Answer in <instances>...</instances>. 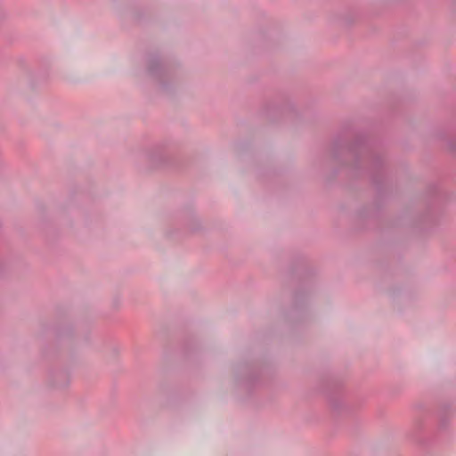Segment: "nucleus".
I'll return each mask as SVG.
<instances>
[{
  "label": "nucleus",
  "mask_w": 456,
  "mask_h": 456,
  "mask_svg": "<svg viewBox=\"0 0 456 456\" xmlns=\"http://www.w3.org/2000/svg\"><path fill=\"white\" fill-rule=\"evenodd\" d=\"M346 148L354 154L357 159L370 152V146L365 136H360L353 144L347 145L344 139L338 135L334 141V155L336 156L339 151Z\"/></svg>",
  "instance_id": "1"
},
{
  "label": "nucleus",
  "mask_w": 456,
  "mask_h": 456,
  "mask_svg": "<svg viewBox=\"0 0 456 456\" xmlns=\"http://www.w3.org/2000/svg\"><path fill=\"white\" fill-rule=\"evenodd\" d=\"M147 72L149 76L158 80H160L166 75V69L158 54H150L148 56Z\"/></svg>",
  "instance_id": "2"
},
{
  "label": "nucleus",
  "mask_w": 456,
  "mask_h": 456,
  "mask_svg": "<svg viewBox=\"0 0 456 456\" xmlns=\"http://www.w3.org/2000/svg\"><path fill=\"white\" fill-rule=\"evenodd\" d=\"M448 411H449V410L447 409V407H444L439 414L438 428L440 430L445 429L447 428V424H448L447 413H448Z\"/></svg>",
  "instance_id": "3"
},
{
  "label": "nucleus",
  "mask_w": 456,
  "mask_h": 456,
  "mask_svg": "<svg viewBox=\"0 0 456 456\" xmlns=\"http://www.w3.org/2000/svg\"><path fill=\"white\" fill-rule=\"evenodd\" d=\"M448 146L451 149V151H455V145L452 143V142H449Z\"/></svg>",
  "instance_id": "4"
},
{
  "label": "nucleus",
  "mask_w": 456,
  "mask_h": 456,
  "mask_svg": "<svg viewBox=\"0 0 456 456\" xmlns=\"http://www.w3.org/2000/svg\"><path fill=\"white\" fill-rule=\"evenodd\" d=\"M374 162H375V164H376L377 166H379V165L381 163V161H380L379 158H376V159H374Z\"/></svg>",
  "instance_id": "5"
},
{
  "label": "nucleus",
  "mask_w": 456,
  "mask_h": 456,
  "mask_svg": "<svg viewBox=\"0 0 456 456\" xmlns=\"http://www.w3.org/2000/svg\"><path fill=\"white\" fill-rule=\"evenodd\" d=\"M161 86H162V88H167V86L165 83H161Z\"/></svg>",
  "instance_id": "6"
}]
</instances>
